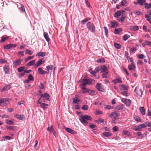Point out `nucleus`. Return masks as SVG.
Masks as SVG:
<instances>
[{"label":"nucleus","mask_w":151,"mask_h":151,"mask_svg":"<svg viewBox=\"0 0 151 151\" xmlns=\"http://www.w3.org/2000/svg\"><path fill=\"white\" fill-rule=\"evenodd\" d=\"M120 87V89L123 91H127L129 88V87L127 86L124 84H120L119 85Z\"/></svg>","instance_id":"nucleus-9"},{"label":"nucleus","mask_w":151,"mask_h":151,"mask_svg":"<svg viewBox=\"0 0 151 151\" xmlns=\"http://www.w3.org/2000/svg\"><path fill=\"white\" fill-rule=\"evenodd\" d=\"M14 116L19 120H23L25 118V116L24 115L16 114Z\"/></svg>","instance_id":"nucleus-15"},{"label":"nucleus","mask_w":151,"mask_h":151,"mask_svg":"<svg viewBox=\"0 0 151 151\" xmlns=\"http://www.w3.org/2000/svg\"><path fill=\"white\" fill-rule=\"evenodd\" d=\"M44 61H42V60H40L36 64L35 66H34V67L35 68H37L38 67L40 66L42 64V63H44Z\"/></svg>","instance_id":"nucleus-18"},{"label":"nucleus","mask_w":151,"mask_h":151,"mask_svg":"<svg viewBox=\"0 0 151 151\" xmlns=\"http://www.w3.org/2000/svg\"><path fill=\"white\" fill-rule=\"evenodd\" d=\"M96 88L99 91L103 92L104 89L102 85L99 83H98L96 85Z\"/></svg>","instance_id":"nucleus-7"},{"label":"nucleus","mask_w":151,"mask_h":151,"mask_svg":"<svg viewBox=\"0 0 151 151\" xmlns=\"http://www.w3.org/2000/svg\"><path fill=\"white\" fill-rule=\"evenodd\" d=\"M86 27L91 32H94L95 31V27L93 24L90 22H88L86 24Z\"/></svg>","instance_id":"nucleus-2"},{"label":"nucleus","mask_w":151,"mask_h":151,"mask_svg":"<svg viewBox=\"0 0 151 151\" xmlns=\"http://www.w3.org/2000/svg\"><path fill=\"white\" fill-rule=\"evenodd\" d=\"M101 72H105L107 70L106 67L105 65H103L101 66Z\"/></svg>","instance_id":"nucleus-29"},{"label":"nucleus","mask_w":151,"mask_h":151,"mask_svg":"<svg viewBox=\"0 0 151 151\" xmlns=\"http://www.w3.org/2000/svg\"><path fill=\"white\" fill-rule=\"evenodd\" d=\"M127 3V1L125 0H122L121 2V5L122 6H124L125 5H127L126 4Z\"/></svg>","instance_id":"nucleus-51"},{"label":"nucleus","mask_w":151,"mask_h":151,"mask_svg":"<svg viewBox=\"0 0 151 151\" xmlns=\"http://www.w3.org/2000/svg\"><path fill=\"white\" fill-rule=\"evenodd\" d=\"M43 35L46 41L47 42H49L50 41V39L49 37L48 33L46 32H44Z\"/></svg>","instance_id":"nucleus-19"},{"label":"nucleus","mask_w":151,"mask_h":151,"mask_svg":"<svg viewBox=\"0 0 151 151\" xmlns=\"http://www.w3.org/2000/svg\"><path fill=\"white\" fill-rule=\"evenodd\" d=\"M26 53H28L30 55H31L33 54V52L31 50H27L25 51Z\"/></svg>","instance_id":"nucleus-57"},{"label":"nucleus","mask_w":151,"mask_h":151,"mask_svg":"<svg viewBox=\"0 0 151 151\" xmlns=\"http://www.w3.org/2000/svg\"><path fill=\"white\" fill-rule=\"evenodd\" d=\"M3 139L4 141L6 140V139L9 140L12 139V137L8 136H5L3 137Z\"/></svg>","instance_id":"nucleus-44"},{"label":"nucleus","mask_w":151,"mask_h":151,"mask_svg":"<svg viewBox=\"0 0 151 151\" xmlns=\"http://www.w3.org/2000/svg\"><path fill=\"white\" fill-rule=\"evenodd\" d=\"M46 55V53L45 52H39L36 55V56L43 57Z\"/></svg>","instance_id":"nucleus-23"},{"label":"nucleus","mask_w":151,"mask_h":151,"mask_svg":"<svg viewBox=\"0 0 151 151\" xmlns=\"http://www.w3.org/2000/svg\"><path fill=\"white\" fill-rule=\"evenodd\" d=\"M6 123L9 125H13L14 124V122L11 120H7Z\"/></svg>","instance_id":"nucleus-47"},{"label":"nucleus","mask_w":151,"mask_h":151,"mask_svg":"<svg viewBox=\"0 0 151 151\" xmlns=\"http://www.w3.org/2000/svg\"><path fill=\"white\" fill-rule=\"evenodd\" d=\"M88 93L91 96H93L96 94L95 91H94L89 89Z\"/></svg>","instance_id":"nucleus-42"},{"label":"nucleus","mask_w":151,"mask_h":151,"mask_svg":"<svg viewBox=\"0 0 151 151\" xmlns=\"http://www.w3.org/2000/svg\"><path fill=\"white\" fill-rule=\"evenodd\" d=\"M135 91L136 94L139 96H141L143 93L142 89L141 88L139 89V88L137 87H136L135 89Z\"/></svg>","instance_id":"nucleus-5"},{"label":"nucleus","mask_w":151,"mask_h":151,"mask_svg":"<svg viewBox=\"0 0 151 151\" xmlns=\"http://www.w3.org/2000/svg\"><path fill=\"white\" fill-rule=\"evenodd\" d=\"M64 128L65 129L66 131L70 133L73 134H77L76 132L70 128L64 127Z\"/></svg>","instance_id":"nucleus-6"},{"label":"nucleus","mask_w":151,"mask_h":151,"mask_svg":"<svg viewBox=\"0 0 151 151\" xmlns=\"http://www.w3.org/2000/svg\"><path fill=\"white\" fill-rule=\"evenodd\" d=\"M10 86L9 85H7L4 87V88L2 90H1V92L3 91H5L8 90L10 88Z\"/></svg>","instance_id":"nucleus-27"},{"label":"nucleus","mask_w":151,"mask_h":151,"mask_svg":"<svg viewBox=\"0 0 151 151\" xmlns=\"http://www.w3.org/2000/svg\"><path fill=\"white\" fill-rule=\"evenodd\" d=\"M90 73L93 76H95L96 75V73L94 70H90Z\"/></svg>","instance_id":"nucleus-60"},{"label":"nucleus","mask_w":151,"mask_h":151,"mask_svg":"<svg viewBox=\"0 0 151 151\" xmlns=\"http://www.w3.org/2000/svg\"><path fill=\"white\" fill-rule=\"evenodd\" d=\"M135 120L137 122H141V119L140 118L137 116L134 117Z\"/></svg>","instance_id":"nucleus-64"},{"label":"nucleus","mask_w":151,"mask_h":151,"mask_svg":"<svg viewBox=\"0 0 151 151\" xmlns=\"http://www.w3.org/2000/svg\"><path fill=\"white\" fill-rule=\"evenodd\" d=\"M137 49L136 47H133L132 48H131L130 49V53H132L134 51H136L137 50Z\"/></svg>","instance_id":"nucleus-58"},{"label":"nucleus","mask_w":151,"mask_h":151,"mask_svg":"<svg viewBox=\"0 0 151 151\" xmlns=\"http://www.w3.org/2000/svg\"><path fill=\"white\" fill-rule=\"evenodd\" d=\"M3 69L5 73L9 74V69L7 66H4Z\"/></svg>","instance_id":"nucleus-31"},{"label":"nucleus","mask_w":151,"mask_h":151,"mask_svg":"<svg viewBox=\"0 0 151 151\" xmlns=\"http://www.w3.org/2000/svg\"><path fill=\"white\" fill-rule=\"evenodd\" d=\"M112 130L114 132H117L118 130V128L117 126H115L112 128Z\"/></svg>","instance_id":"nucleus-62"},{"label":"nucleus","mask_w":151,"mask_h":151,"mask_svg":"<svg viewBox=\"0 0 151 151\" xmlns=\"http://www.w3.org/2000/svg\"><path fill=\"white\" fill-rule=\"evenodd\" d=\"M95 81L94 80L92 79H83L81 81L82 83L85 85L86 84H91L94 83Z\"/></svg>","instance_id":"nucleus-3"},{"label":"nucleus","mask_w":151,"mask_h":151,"mask_svg":"<svg viewBox=\"0 0 151 151\" xmlns=\"http://www.w3.org/2000/svg\"><path fill=\"white\" fill-rule=\"evenodd\" d=\"M105 108L108 109H113V107L109 105H106L105 107Z\"/></svg>","instance_id":"nucleus-48"},{"label":"nucleus","mask_w":151,"mask_h":151,"mask_svg":"<svg viewBox=\"0 0 151 151\" xmlns=\"http://www.w3.org/2000/svg\"><path fill=\"white\" fill-rule=\"evenodd\" d=\"M111 28H114L117 27L118 26V23L116 21L111 22Z\"/></svg>","instance_id":"nucleus-12"},{"label":"nucleus","mask_w":151,"mask_h":151,"mask_svg":"<svg viewBox=\"0 0 151 151\" xmlns=\"http://www.w3.org/2000/svg\"><path fill=\"white\" fill-rule=\"evenodd\" d=\"M108 72H106L104 73H103L102 75V76L104 78H107L108 77Z\"/></svg>","instance_id":"nucleus-43"},{"label":"nucleus","mask_w":151,"mask_h":151,"mask_svg":"<svg viewBox=\"0 0 151 151\" xmlns=\"http://www.w3.org/2000/svg\"><path fill=\"white\" fill-rule=\"evenodd\" d=\"M131 101L129 99H127V100L125 104L127 106H129L130 105Z\"/></svg>","instance_id":"nucleus-41"},{"label":"nucleus","mask_w":151,"mask_h":151,"mask_svg":"<svg viewBox=\"0 0 151 151\" xmlns=\"http://www.w3.org/2000/svg\"><path fill=\"white\" fill-rule=\"evenodd\" d=\"M141 114L143 115H145V110L143 107H140L139 108Z\"/></svg>","instance_id":"nucleus-25"},{"label":"nucleus","mask_w":151,"mask_h":151,"mask_svg":"<svg viewBox=\"0 0 151 151\" xmlns=\"http://www.w3.org/2000/svg\"><path fill=\"white\" fill-rule=\"evenodd\" d=\"M82 109L84 110H87L88 109V106L87 105H84L82 107Z\"/></svg>","instance_id":"nucleus-63"},{"label":"nucleus","mask_w":151,"mask_h":151,"mask_svg":"<svg viewBox=\"0 0 151 151\" xmlns=\"http://www.w3.org/2000/svg\"><path fill=\"white\" fill-rule=\"evenodd\" d=\"M126 16L125 14L122 15L121 17L120 18H118L117 20L121 23H122L124 22V19L126 18Z\"/></svg>","instance_id":"nucleus-11"},{"label":"nucleus","mask_w":151,"mask_h":151,"mask_svg":"<svg viewBox=\"0 0 151 151\" xmlns=\"http://www.w3.org/2000/svg\"><path fill=\"white\" fill-rule=\"evenodd\" d=\"M4 48L6 49H9L12 48L11 44L4 45Z\"/></svg>","instance_id":"nucleus-40"},{"label":"nucleus","mask_w":151,"mask_h":151,"mask_svg":"<svg viewBox=\"0 0 151 151\" xmlns=\"http://www.w3.org/2000/svg\"><path fill=\"white\" fill-rule=\"evenodd\" d=\"M39 73L41 75H43L48 73V72L43 70L41 68H39L38 69Z\"/></svg>","instance_id":"nucleus-14"},{"label":"nucleus","mask_w":151,"mask_h":151,"mask_svg":"<svg viewBox=\"0 0 151 151\" xmlns=\"http://www.w3.org/2000/svg\"><path fill=\"white\" fill-rule=\"evenodd\" d=\"M105 61L104 58H101L99 59L96 61V62L98 63H104L105 62Z\"/></svg>","instance_id":"nucleus-39"},{"label":"nucleus","mask_w":151,"mask_h":151,"mask_svg":"<svg viewBox=\"0 0 151 151\" xmlns=\"http://www.w3.org/2000/svg\"><path fill=\"white\" fill-rule=\"evenodd\" d=\"M19 9L22 12H25V11L24 6H22L19 8Z\"/></svg>","instance_id":"nucleus-52"},{"label":"nucleus","mask_w":151,"mask_h":151,"mask_svg":"<svg viewBox=\"0 0 151 151\" xmlns=\"http://www.w3.org/2000/svg\"><path fill=\"white\" fill-rule=\"evenodd\" d=\"M92 119V117L86 115H82L80 118V120L81 122L83 124H86L87 123L88 120H91Z\"/></svg>","instance_id":"nucleus-1"},{"label":"nucleus","mask_w":151,"mask_h":151,"mask_svg":"<svg viewBox=\"0 0 151 151\" xmlns=\"http://www.w3.org/2000/svg\"><path fill=\"white\" fill-rule=\"evenodd\" d=\"M130 29L133 31H137L139 29V27L135 25L131 26Z\"/></svg>","instance_id":"nucleus-24"},{"label":"nucleus","mask_w":151,"mask_h":151,"mask_svg":"<svg viewBox=\"0 0 151 151\" xmlns=\"http://www.w3.org/2000/svg\"><path fill=\"white\" fill-rule=\"evenodd\" d=\"M138 57L140 59H144L145 58V55L143 54H140L138 55Z\"/></svg>","instance_id":"nucleus-61"},{"label":"nucleus","mask_w":151,"mask_h":151,"mask_svg":"<svg viewBox=\"0 0 151 151\" xmlns=\"http://www.w3.org/2000/svg\"><path fill=\"white\" fill-rule=\"evenodd\" d=\"M22 61V60L20 58L19 59L13 62V64L15 66H17L20 64L21 62Z\"/></svg>","instance_id":"nucleus-10"},{"label":"nucleus","mask_w":151,"mask_h":151,"mask_svg":"<svg viewBox=\"0 0 151 151\" xmlns=\"http://www.w3.org/2000/svg\"><path fill=\"white\" fill-rule=\"evenodd\" d=\"M128 68L129 70L135 71L136 68L135 64H131L128 65Z\"/></svg>","instance_id":"nucleus-17"},{"label":"nucleus","mask_w":151,"mask_h":151,"mask_svg":"<svg viewBox=\"0 0 151 151\" xmlns=\"http://www.w3.org/2000/svg\"><path fill=\"white\" fill-rule=\"evenodd\" d=\"M122 31V28H116L114 30V33L115 34H117L120 33Z\"/></svg>","instance_id":"nucleus-28"},{"label":"nucleus","mask_w":151,"mask_h":151,"mask_svg":"<svg viewBox=\"0 0 151 151\" xmlns=\"http://www.w3.org/2000/svg\"><path fill=\"white\" fill-rule=\"evenodd\" d=\"M34 56H29L28 57H27L25 60V62H27L29 60H31L34 57Z\"/></svg>","instance_id":"nucleus-50"},{"label":"nucleus","mask_w":151,"mask_h":151,"mask_svg":"<svg viewBox=\"0 0 151 151\" xmlns=\"http://www.w3.org/2000/svg\"><path fill=\"white\" fill-rule=\"evenodd\" d=\"M141 128H145L147 126V123L146 122L144 123L143 124H140Z\"/></svg>","instance_id":"nucleus-54"},{"label":"nucleus","mask_w":151,"mask_h":151,"mask_svg":"<svg viewBox=\"0 0 151 151\" xmlns=\"http://www.w3.org/2000/svg\"><path fill=\"white\" fill-rule=\"evenodd\" d=\"M103 135L106 137L111 136L112 134L111 133L109 132H105L103 133Z\"/></svg>","instance_id":"nucleus-30"},{"label":"nucleus","mask_w":151,"mask_h":151,"mask_svg":"<svg viewBox=\"0 0 151 151\" xmlns=\"http://www.w3.org/2000/svg\"><path fill=\"white\" fill-rule=\"evenodd\" d=\"M46 68L47 70H52L53 68V66L52 65H50L47 66Z\"/></svg>","instance_id":"nucleus-45"},{"label":"nucleus","mask_w":151,"mask_h":151,"mask_svg":"<svg viewBox=\"0 0 151 151\" xmlns=\"http://www.w3.org/2000/svg\"><path fill=\"white\" fill-rule=\"evenodd\" d=\"M35 60H34L31 61H30L27 64V66H32L34 65L35 63Z\"/></svg>","instance_id":"nucleus-32"},{"label":"nucleus","mask_w":151,"mask_h":151,"mask_svg":"<svg viewBox=\"0 0 151 151\" xmlns=\"http://www.w3.org/2000/svg\"><path fill=\"white\" fill-rule=\"evenodd\" d=\"M123 134L124 135H126L127 136H129L130 134V132L128 131L124 130L123 131Z\"/></svg>","instance_id":"nucleus-46"},{"label":"nucleus","mask_w":151,"mask_h":151,"mask_svg":"<svg viewBox=\"0 0 151 151\" xmlns=\"http://www.w3.org/2000/svg\"><path fill=\"white\" fill-rule=\"evenodd\" d=\"M146 0H137V3H138V4L142 6L144 5H145V4L146 3Z\"/></svg>","instance_id":"nucleus-20"},{"label":"nucleus","mask_w":151,"mask_h":151,"mask_svg":"<svg viewBox=\"0 0 151 151\" xmlns=\"http://www.w3.org/2000/svg\"><path fill=\"white\" fill-rule=\"evenodd\" d=\"M41 99V98H40L38 101L37 104H40L41 108L43 109H47L48 106V104H45L44 103H42L41 101H40V100Z\"/></svg>","instance_id":"nucleus-4"},{"label":"nucleus","mask_w":151,"mask_h":151,"mask_svg":"<svg viewBox=\"0 0 151 151\" xmlns=\"http://www.w3.org/2000/svg\"><path fill=\"white\" fill-rule=\"evenodd\" d=\"M41 97H44L48 101H50V99L49 98V95L46 93H45L44 94H42L40 98H41Z\"/></svg>","instance_id":"nucleus-16"},{"label":"nucleus","mask_w":151,"mask_h":151,"mask_svg":"<svg viewBox=\"0 0 151 151\" xmlns=\"http://www.w3.org/2000/svg\"><path fill=\"white\" fill-rule=\"evenodd\" d=\"M141 127L140 125H138L137 127H135L133 128V129L136 131H140L141 130Z\"/></svg>","instance_id":"nucleus-34"},{"label":"nucleus","mask_w":151,"mask_h":151,"mask_svg":"<svg viewBox=\"0 0 151 151\" xmlns=\"http://www.w3.org/2000/svg\"><path fill=\"white\" fill-rule=\"evenodd\" d=\"M121 93L122 95L125 96H129V93H127L126 91H124V92H122Z\"/></svg>","instance_id":"nucleus-55"},{"label":"nucleus","mask_w":151,"mask_h":151,"mask_svg":"<svg viewBox=\"0 0 151 151\" xmlns=\"http://www.w3.org/2000/svg\"><path fill=\"white\" fill-rule=\"evenodd\" d=\"M130 35L128 34H125L123 37V39L124 41L127 40L130 37Z\"/></svg>","instance_id":"nucleus-36"},{"label":"nucleus","mask_w":151,"mask_h":151,"mask_svg":"<svg viewBox=\"0 0 151 151\" xmlns=\"http://www.w3.org/2000/svg\"><path fill=\"white\" fill-rule=\"evenodd\" d=\"M28 78L29 80L33 81L34 78L33 76L31 74H29L28 77Z\"/></svg>","instance_id":"nucleus-49"},{"label":"nucleus","mask_w":151,"mask_h":151,"mask_svg":"<svg viewBox=\"0 0 151 151\" xmlns=\"http://www.w3.org/2000/svg\"><path fill=\"white\" fill-rule=\"evenodd\" d=\"M47 130L48 131H50L51 133L53 134L55 136V131L54 130L52 126L50 127H48Z\"/></svg>","instance_id":"nucleus-21"},{"label":"nucleus","mask_w":151,"mask_h":151,"mask_svg":"<svg viewBox=\"0 0 151 151\" xmlns=\"http://www.w3.org/2000/svg\"><path fill=\"white\" fill-rule=\"evenodd\" d=\"M88 90L89 89H88L86 88H85L84 89H83V90L82 91V93H88Z\"/></svg>","instance_id":"nucleus-59"},{"label":"nucleus","mask_w":151,"mask_h":151,"mask_svg":"<svg viewBox=\"0 0 151 151\" xmlns=\"http://www.w3.org/2000/svg\"><path fill=\"white\" fill-rule=\"evenodd\" d=\"M114 46L115 48L118 49H120L121 47V46L120 44L117 43H114Z\"/></svg>","instance_id":"nucleus-38"},{"label":"nucleus","mask_w":151,"mask_h":151,"mask_svg":"<svg viewBox=\"0 0 151 151\" xmlns=\"http://www.w3.org/2000/svg\"><path fill=\"white\" fill-rule=\"evenodd\" d=\"M145 8L147 9H149L151 8V3L148 4L147 3H146L145 4Z\"/></svg>","instance_id":"nucleus-37"},{"label":"nucleus","mask_w":151,"mask_h":151,"mask_svg":"<svg viewBox=\"0 0 151 151\" xmlns=\"http://www.w3.org/2000/svg\"><path fill=\"white\" fill-rule=\"evenodd\" d=\"M80 101V100L77 98L76 97L75 98L73 99V103L77 104Z\"/></svg>","instance_id":"nucleus-35"},{"label":"nucleus","mask_w":151,"mask_h":151,"mask_svg":"<svg viewBox=\"0 0 151 151\" xmlns=\"http://www.w3.org/2000/svg\"><path fill=\"white\" fill-rule=\"evenodd\" d=\"M121 14L120 11H119L116 12L114 14V16L115 17L117 18V19L120 16Z\"/></svg>","instance_id":"nucleus-26"},{"label":"nucleus","mask_w":151,"mask_h":151,"mask_svg":"<svg viewBox=\"0 0 151 151\" xmlns=\"http://www.w3.org/2000/svg\"><path fill=\"white\" fill-rule=\"evenodd\" d=\"M24 67H21L18 69V71L19 72H21L24 71Z\"/></svg>","instance_id":"nucleus-56"},{"label":"nucleus","mask_w":151,"mask_h":151,"mask_svg":"<svg viewBox=\"0 0 151 151\" xmlns=\"http://www.w3.org/2000/svg\"><path fill=\"white\" fill-rule=\"evenodd\" d=\"M91 19L90 18H86L81 21V24H85V23L87 22L89 20H90Z\"/></svg>","instance_id":"nucleus-33"},{"label":"nucleus","mask_w":151,"mask_h":151,"mask_svg":"<svg viewBox=\"0 0 151 151\" xmlns=\"http://www.w3.org/2000/svg\"><path fill=\"white\" fill-rule=\"evenodd\" d=\"M134 13L137 15H139L141 14V12L140 11L138 10H135L134 11Z\"/></svg>","instance_id":"nucleus-53"},{"label":"nucleus","mask_w":151,"mask_h":151,"mask_svg":"<svg viewBox=\"0 0 151 151\" xmlns=\"http://www.w3.org/2000/svg\"><path fill=\"white\" fill-rule=\"evenodd\" d=\"M124 106L123 105L120 104L117 106L116 107V109L118 110H123Z\"/></svg>","instance_id":"nucleus-22"},{"label":"nucleus","mask_w":151,"mask_h":151,"mask_svg":"<svg viewBox=\"0 0 151 151\" xmlns=\"http://www.w3.org/2000/svg\"><path fill=\"white\" fill-rule=\"evenodd\" d=\"M112 82L114 83V85H116L117 83H122V79L121 78L119 77L116 79L113 80Z\"/></svg>","instance_id":"nucleus-8"},{"label":"nucleus","mask_w":151,"mask_h":151,"mask_svg":"<svg viewBox=\"0 0 151 151\" xmlns=\"http://www.w3.org/2000/svg\"><path fill=\"white\" fill-rule=\"evenodd\" d=\"M119 116V114L116 112H113L111 113L110 115H109V116L111 118L115 117L116 118Z\"/></svg>","instance_id":"nucleus-13"}]
</instances>
